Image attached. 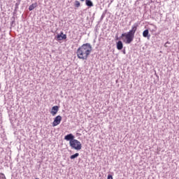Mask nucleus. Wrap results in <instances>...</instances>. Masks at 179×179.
<instances>
[{"instance_id":"1","label":"nucleus","mask_w":179,"mask_h":179,"mask_svg":"<svg viewBox=\"0 0 179 179\" xmlns=\"http://www.w3.org/2000/svg\"><path fill=\"white\" fill-rule=\"evenodd\" d=\"M93 48L92 45L89 43H84L81 46H80L77 51V57L79 59L86 60L89 58V55H90V52H92Z\"/></svg>"},{"instance_id":"2","label":"nucleus","mask_w":179,"mask_h":179,"mask_svg":"<svg viewBox=\"0 0 179 179\" xmlns=\"http://www.w3.org/2000/svg\"><path fill=\"white\" fill-rule=\"evenodd\" d=\"M136 30H138V24L135 23L129 32L122 34L120 38L124 37V39H123L124 43L125 44H131L132 41H134V38H135V33H136Z\"/></svg>"},{"instance_id":"3","label":"nucleus","mask_w":179,"mask_h":179,"mask_svg":"<svg viewBox=\"0 0 179 179\" xmlns=\"http://www.w3.org/2000/svg\"><path fill=\"white\" fill-rule=\"evenodd\" d=\"M69 145L71 149H74L75 150H80L82 149V143L76 139L73 140Z\"/></svg>"},{"instance_id":"4","label":"nucleus","mask_w":179,"mask_h":179,"mask_svg":"<svg viewBox=\"0 0 179 179\" xmlns=\"http://www.w3.org/2000/svg\"><path fill=\"white\" fill-rule=\"evenodd\" d=\"M61 121H62V117H61V115H57L54 119L52 127H57V125H59L61 124Z\"/></svg>"},{"instance_id":"5","label":"nucleus","mask_w":179,"mask_h":179,"mask_svg":"<svg viewBox=\"0 0 179 179\" xmlns=\"http://www.w3.org/2000/svg\"><path fill=\"white\" fill-rule=\"evenodd\" d=\"M57 41H62V40H66V34H64V32L61 31L60 34L56 36Z\"/></svg>"},{"instance_id":"6","label":"nucleus","mask_w":179,"mask_h":179,"mask_svg":"<svg viewBox=\"0 0 179 179\" xmlns=\"http://www.w3.org/2000/svg\"><path fill=\"white\" fill-rule=\"evenodd\" d=\"M64 140L69 141V144L75 140V136L72 134H67L64 136Z\"/></svg>"},{"instance_id":"7","label":"nucleus","mask_w":179,"mask_h":179,"mask_svg":"<svg viewBox=\"0 0 179 179\" xmlns=\"http://www.w3.org/2000/svg\"><path fill=\"white\" fill-rule=\"evenodd\" d=\"M59 110V107L58 106H55L52 108L50 114H52V117H55V115H57V113H58Z\"/></svg>"},{"instance_id":"8","label":"nucleus","mask_w":179,"mask_h":179,"mask_svg":"<svg viewBox=\"0 0 179 179\" xmlns=\"http://www.w3.org/2000/svg\"><path fill=\"white\" fill-rule=\"evenodd\" d=\"M116 47L119 50H122V48H124V44L122 43V41H118L116 43Z\"/></svg>"},{"instance_id":"9","label":"nucleus","mask_w":179,"mask_h":179,"mask_svg":"<svg viewBox=\"0 0 179 179\" xmlns=\"http://www.w3.org/2000/svg\"><path fill=\"white\" fill-rule=\"evenodd\" d=\"M85 5L89 8H92V6H94L93 1H92V0H85Z\"/></svg>"},{"instance_id":"10","label":"nucleus","mask_w":179,"mask_h":179,"mask_svg":"<svg viewBox=\"0 0 179 179\" xmlns=\"http://www.w3.org/2000/svg\"><path fill=\"white\" fill-rule=\"evenodd\" d=\"M143 37H148L149 38V37H150V35H149V29H145L143 31Z\"/></svg>"},{"instance_id":"11","label":"nucleus","mask_w":179,"mask_h":179,"mask_svg":"<svg viewBox=\"0 0 179 179\" xmlns=\"http://www.w3.org/2000/svg\"><path fill=\"white\" fill-rule=\"evenodd\" d=\"M35 8H37V2L32 3L31 6L29 7V10L31 11L33 10Z\"/></svg>"},{"instance_id":"12","label":"nucleus","mask_w":179,"mask_h":179,"mask_svg":"<svg viewBox=\"0 0 179 179\" xmlns=\"http://www.w3.org/2000/svg\"><path fill=\"white\" fill-rule=\"evenodd\" d=\"M76 157H79V153H76L70 157L71 160H73L76 159Z\"/></svg>"},{"instance_id":"13","label":"nucleus","mask_w":179,"mask_h":179,"mask_svg":"<svg viewBox=\"0 0 179 179\" xmlns=\"http://www.w3.org/2000/svg\"><path fill=\"white\" fill-rule=\"evenodd\" d=\"M75 8H79L80 6V2L79 1H76L74 3Z\"/></svg>"},{"instance_id":"14","label":"nucleus","mask_w":179,"mask_h":179,"mask_svg":"<svg viewBox=\"0 0 179 179\" xmlns=\"http://www.w3.org/2000/svg\"><path fill=\"white\" fill-rule=\"evenodd\" d=\"M0 179H6V177H5V174L0 173Z\"/></svg>"},{"instance_id":"15","label":"nucleus","mask_w":179,"mask_h":179,"mask_svg":"<svg viewBox=\"0 0 179 179\" xmlns=\"http://www.w3.org/2000/svg\"><path fill=\"white\" fill-rule=\"evenodd\" d=\"M106 16V14H102L101 17V20H103V19H104Z\"/></svg>"},{"instance_id":"16","label":"nucleus","mask_w":179,"mask_h":179,"mask_svg":"<svg viewBox=\"0 0 179 179\" xmlns=\"http://www.w3.org/2000/svg\"><path fill=\"white\" fill-rule=\"evenodd\" d=\"M167 44H170V42L167 41V42L164 44V47H166V48L169 47V45H167Z\"/></svg>"},{"instance_id":"17","label":"nucleus","mask_w":179,"mask_h":179,"mask_svg":"<svg viewBox=\"0 0 179 179\" xmlns=\"http://www.w3.org/2000/svg\"><path fill=\"white\" fill-rule=\"evenodd\" d=\"M108 179H113L112 175H108Z\"/></svg>"},{"instance_id":"18","label":"nucleus","mask_w":179,"mask_h":179,"mask_svg":"<svg viewBox=\"0 0 179 179\" xmlns=\"http://www.w3.org/2000/svg\"><path fill=\"white\" fill-rule=\"evenodd\" d=\"M123 54H127V52H125V50H123Z\"/></svg>"},{"instance_id":"19","label":"nucleus","mask_w":179,"mask_h":179,"mask_svg":"<svg viewBox=\"0 0 179 179\" xmlns=\"http://www.w3.org/2000/svg\"><path fill=\"white\" fill-rule=\"evenodd\" d=\"M16 6H19V3H15Z\"/></svg>"},{"instance_id":"20","label":"nucleus","mask_w":179,"mask_h":179,"mask_svg":"<svg viewBox=\"0 0 179 179\" xmlns=\"http://www.w3.org/2000/svg\"><path fill=\"white\" fill-rule=\"evenodd\" d=\"M81 1V2H85V0H80Z\"/></svg>"},{"instance_id":"21","label":"nucleus","mask_w":179,"mask_h":179,"mask_svg":"<svg viewBox=\"0 0 179 179\" xmlns=\"http://www.w3.org/2000/svg\"><path fill=\"white\" fill-rule=\"evenodd\" d=\"M35 179H40V178H35Z\"/></svg>"},{"instance_id":"22","label":"nucleus","mask_w":179,"mask_h":179,"mask_svg":"<svg viewBox=\"0 0 179 179\" xmlns=\"http://www.w3.org/2000/svg\"><path fill=\"white\" fill-rule=\"evenodd\" d=\"M0 31H1V29H0Z\"/></svg>"}]
</instances>
